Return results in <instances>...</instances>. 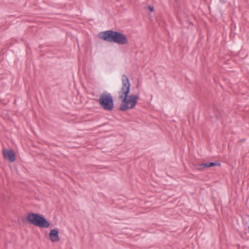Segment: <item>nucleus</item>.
<instances>
[{
  "mask_svg": "<svg viewBox=\"0 0 249 249\" xmlns=\"http://www.w3.org/2000/svg\"><path fill=\"white\" fill-rule=\"evenodd\" d=\"M122 86L119 91V98L121 101L120 110L125 111L134 108L139 100V96L136 94H129L130 84L129 79L125 75L122 77Z\"/></svg>",
  "mask_w": 249,
  "mask_h": 249,
  "instance_id": "f257e3e1",
  "label": "nucleus"
},
{
  "mask_svg": "<svg viewBox=\"0 0 249 249\" xmlns=\"http://www.w3.org/2000/svg\"><path fill=\"white\" fill-rule=\"evenodd\" d=\"M2 155L4 158L9 162H13L16 160V156L14 151L11 149H3Z\"/></svg>",
  "mask_w": 249,
  "mask_h": 249,
  "instance_id": "39448f33",
  "label": "nucleus"
},
{
  "mask_svg": "<svg viewBox=\"0 0 249 249\" xmlns=\"http://www.w3.org/2000/svg\"><path fill=\"white\" fill-rule=\"evenodd\" d=\"M26 218L29 222L34 226L43 228H47L50 226L49 222L43 216L38 214L29 213Z\"/></svg>",
  "mask_w": 249,
  "mask_h": 249,
  "instance_id": "7ed1b4c3",
  "label": "nucleus"
},
{
  "mask_svg": "<svg viewBox=\"0 0 249 249\" xmlns=\"http://www.w3.org/2000/svg\"><path fill=\"white\" fill-rule=\"evenodd\" d=\"M209 164H210V167L214 166H216V165H218V166L220 165V163H214V162H209Z\"/></svg>",
  "mask_w": 249,
  "mask_h": 249,
  "instance_id": "6e6552de",
  "label": "nucleus"
},
{
  "mask_svg": "<svg viewBox=\"0 0 249 249\" xmlns=\"http://www.w3.org/2000/svg\"><path fill=\"white\" fill-rule=\"evenodd\" d=\"M50 239L53 242H56L59 241L58 231L57 230H52L49 233Z\"/></svg>",
  "mask_w": 249,
  "mask_h": 249,
  "instance_id": "423d86ee",
  "label": "nucleus"
},
{
  "mask_svg": "<svg viewBox=\"0 0 249 249\" xmlns=\"http://www.w3.org/2000/svg\"><path fill=\"white\" fill-rule=\"evenodd\" d=\"M148 9L151 11V12H154V7L152 6H150V5H148L147 6Z\"/></svg>",
  "mask_w": 249,
  "mask_h": 249,
  "instance_id": "1a4fd4ad",
  "label": "nucleus"
},
{
  "mask_svg": "<svg viewBox=\"0 0 249 249\" xmlns=\"http://www.w3.org/2000/svg\"><path fill=\"white\" fill-rule=\"evenodd\" d=\"M98 36L99 38L108 42H113L120 45H128L129 43L127 36L121 32L107 31L100 32Z\"/></svg>",
  "mask_w": 249,
  "mask_h": 249,
  "instance_id": "f03ea898",
  "label": "nucleus"
},
{
  "mask_svg": "<svg viewBox=\"0 0 249 249\" xmlns=\"http://www.w3.org/2000/svg\"><path fill=\"white\" fill-rule=\"evenodd\" d=\"M101 107L106 110L111 111L114 107L113 100L111 94L107 92H103L98 100Z\"/></svg>",
  "mask_w": 249,
  "mask_h": 249,
  "instance_id": "20e7f679",
  "label": "nucleus"
},
{
  "mask_svg": "<svg viewBox=\"0 0 249 249\" xmlns=\"http://www.w3.org/2000/svg\"><path fill=\"white\" fill-rule=\"evenodd\" d=\"M199 167L201 169H203L205 167H210L209 162L202 163L199 165Z\"/></svg>",
  "mask_w": 249,
  "mask_h": 249,
  "instance_id": "0eeeda50",
  "label": "nucleus"
}]
</instances>
